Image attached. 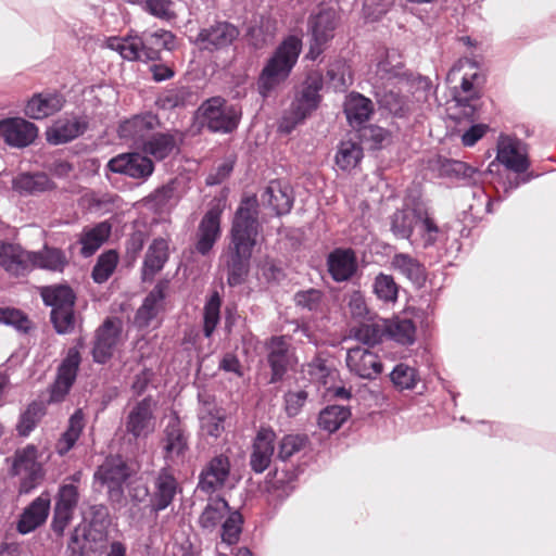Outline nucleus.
Masks as SVG:
<instances>
[{"instance_id": "obj_42", "label": "nucleus", "mask_w": 556, "mask_h": 556, "mask_svg": "<svg viewBox=\"0 0 556 556\" xmlns=\"http://www.w3.org/2000/svg\"><path fill=\"white\" fill-rule=\"evenodd\" d=\"M363 159L364 148L355 137L339 142L334 163L341 170L351 172L355 169Z\"/></svg>"}, {"instance_id": "obj_55", "label": "nucleus", "mask_w": 556, "mask_h": 556, "mask_svg": "<svg viewBox=\"0 0 556 556\" xmlns=\"http://www.w3.org/2000/svg\"><path fill=\"white\" fill-rule=\"evenodd\" d=\"M73 530H77V539L85 545L88 543L89 549L92 553L103 547L109 538L108 530L90 527V525L85 522L77 525Z\"/></svg>"}, {"instance_id": "obj_41", "label": "nucleus", "mask_w": 556, "mask_h": 556, "mask_svg": "<svg viewBox=\"0 0 556 556\" xmlns=\"http://www.w3.org/2000/svg\"><path fill=\"white\" fill-rule=\"evenodd\" d=\"M354 137L362 147L365 144L368 151L377 152L383 150L391 142L392 131L377 124L367 123L354 130Z\"/></svg>"}, {"instance_id": "obj_10", "label": "nucleus", "mask_w": 556, "mask_h": 556, "mask_svg": "<svg viewBox=\"0 0 556 556\" xmlns=\"http://www.w3.org/2000/svg\"><path fill=\"white\" fill-rule=\"evenodd\" d=\"M412 77V70L406 66L404 56L394 48H384L379 52L375 63L374 84L396 87Z\"/></svg>"}, {"instance_id": "obj_30", "label": "nucleus", "mask_w": 556, "mask_h": 556, "mask_svg": "<svg viewBox=\"0 0 556 556\" xmlns=\"http://www.w3.org/2000/svg\"><path fill=\"white\" fill-rule=\"evenodd\" d=\"M154 486L155 490L151 496V510L159 513L173 503L179 490V484L169 469L164 467L159 471Z\"/></svg>"}, {"instance_id": "obj_15", "label": "nucleus", "mask_w": 556, "mask_h": 556, "mask_svg": "<svg viewBox=\"0 0 556 556\" xmlns=\"http://www.w3.org/2000/svg\"><path fill=\"white\" fill-rule=\"evenodd\" d=\"M371 96L381 115L396 119H407L412 114L410 99L395 87L371 85Z\"/></svg>"}, {"instance_id": "obj_13", "label": "nucleus", "mask_w": 556, "mask_h": 556, "mask_svg": "<svg viewBox=\"0 0 556 556\" xmlns=\"http://www.w3.org/2000/svg\"><path fill=\"white\" fill-rule=\"evenodd\" d=\"M240 36L239 28L229 21L216 20L199 30L192 42L201 50L214 53L229 48Z\"/></svg>"}, {"instance_id": "obj_43", "label": "nucleus", "mask_w": 556, "mask_h": 556, "mask_svg": "<svg viewBox=\"0 0 556 556\" xmlns=\"http://www.w3.org/2000/svg\"><path fill=\"white\" fill-rule=\"evenodd\" d=\"M352 416L350 406L329 404L323 407L317 416V426L328 432L336 433Z\"/></svg>"}, {"instance_id": "obj_6", "label": "nucleus", "mask_w": 556, "mask_h": 556, "mask_svg": "<svg viewBox=\"0 0 556 556\" xmlns=\"http://www.w3.org/2000/svg\"><path fill=\"white\" fill-rule=\"evenodd\" d=\"M531 165L529 144L516 136L500 134L496 142V156L486 167L490 176L498 174L501 166L513 173H521Z\"/></svg>"}, {"instance_id": "obj_48", "label": "nucleus", "mask_w": 556, "mask_h": 556, "mask_svg": "<svg viewBox=\"0 0 556 556\" xmlns=\"http://www.w3.org/2000/svg\"><path fill=\"white\" fill-rule=\"evenodd\" d=\"M195 97L197 94L191 86H180L167 90L157 98L155 103L162 110H174L192 105Z\"/></svg>"}, {"instance_id": "obj_46", "label": "nucleus", "mask_w": 556, "mask_h": 556, "mask_svg": "<svg viewBox=\"0 0 556 556\" xmlns=\"http://www.w3.org/2000/svg\"><path fill=\"white\" fill-rule=\"evenodd\" d=\"M223 298L217 290H213L207 295L203 306L202 332L204 338L210 339L214 334L216 327L220 323V308Z\"/></svg>"}, {"instance_id": "obj_37", "label": "nucleus", "mask_w": 556, "mask_h": 556, "mask_svg": "<svg viewBox=\"0 0 556 556\" xmlns=\"http://www.w3.org/2000/svg\"><path fill=\"white\" fill-rule=\"evenodd\" d=\"M275 22L270 16L261 14L254 23L245 27L244 38L248 47L254 51L264 49L275 34Z\"/></svg>"}, {"instance_id": "obj_16", "label": "nucleus", "mask_w": 556, "mask_h": 556, "mask_svg": "<svg viewBox=\"0 0 556 556\" xmlns=\"http://www.w3.org/2000/svg\"><path fill=\"white\" fill-rule=\"evenodd\" d=\"M326 267L332 281L350 282L359 274L356 251L350 247H336L326 255Z\"/></svg>"}, {"instance_id": "obj_57", "label": "nucleus", "mask_w": 556, "mask_h": 556, "mask_svg": "<svg viewBox=\"0 0 556 556\" xmlns=\"http://www.w3.org/2000/svg\"><path fill=\"white\" fill-rule=\"evenodd\" d=\"M50 323L60 336L72 333L76 326V311L75 306L51 311Z\"/></svg>"}, {"instance_id": "obj_23", "label": "nucleus", "mask_w": 556, "mask_h": 556, "mask_svg": "<svg viewBox=\"0 0 556 556\" xmlns=\"http://www.w3.org/2000/svg\"><path fill=\"white\" fill-rule=\"evenodd\" d=\"M345 363L350 371L362 379L374 380L383 371V363L378 355L361 346L348 350Z\"/></svg>"}, {"instance_id": "obj_49", "label": "nucleus", "mask_w": 556, "mask_h": 556, "mask_svg": "<svg viewBox=\"0 0 556 556\" xmlns=\"http://www.w3.org/2000/svg\"><path fill=\"white\" fill-rule=\"evenodd\" d=\"M244 517L239 509L230 508L223 522L220 523V541L227 546H233L239 543L243 532Z\"/></svg>"}, {"instance_id": "obj_5", "label": "nucleus", "mask_w": 556, "mask_h": 556, "mask_svg": "<svg viewBox=\"0 0 556 556\" xmlns=\"http://www.w3.org/2000/svg\"><path fill=\"white\" fill-rule=\"evenodd\" d=\"M340 17L332 7H321L307 18L309 46L305 60L317 61L336 37Z\"/></svg>"}, {"instance_id": "obj_45", "label": "nucleus", "mask_w": 556, "mask_h": 556, "mask_svg": "<svg viewBox=\"0 0 556 556\" xmlns=\"http://www.w3.org/2000/svg\"><path fill=\"white\" fill-rule=\"evenodd\" d=\"M176 146V139L172 134L156 132L143 140L140 148L146 154L152 155L157 161H163L170 155Z\"/></svg>"}, {"instance_id": "obj_3", "label": "nucleus", "mask_w": 556, "mask_h": 556, "mask_svg": "<svg viewBox=\"0 0 556 556\" xmlns=\"http://www.w3.org/2000/svg\"><path fill=\"white\" fill-rule=\"evenodd\" d=\"M193 119L199 129H206L210 134L231 135L241 123L242 108L229 103L222 96H212L197 108Z\"/></svg>"}, {"instance_id": "obj_7", "label": "nucleus", "mask_w": 556, "mask_h": 556, "mask_svg": "<svg viewBox=\"0 0 556 556\" xmlns=\"http://www.w3.org/2000/svg\"><path fill=\"white\" fill-rule=\"evenodd\" d=\"M229 188L225 187L219 197H215L202 216L197 233L195 250L206 256L222 236V216L226 208Z\"/></svg>"}, {"instance_id": "obj_63", "label": "nucleus", "mask_w": 556, "mask_h": 556, "mask_svg": "<svg viewBox=\"0 0 556 556\" xmlns=\"http://www.w3.org/2000/svg\"><path fill=\"white\" fill-rule=\"evenodd\" d=\"M148 235L146 231L135 229L125 241V261L132 265L144 248Z\"/></svg>"}, {"instance_id": "obj_18", "label": "nucleus", "mask_w": 556, "mask_h": 556, "mask_svg": "<svg viewBox=\"0 0 556 556\" xmlns=\"http://www.w3.org/2000/svg\"><path fill=\"white\" fill-rule=\"evenodd\" d=\"M131 472L128 464L119 454H109L103 463L93 472V481L106 485L109 492L117 491L123 493V485L130 478Z\"/></svg>"}, {"instance_id": "obj_47", "label": "nucleus", "mask_w": 556, "mask_h": 556, "mask_svg": "<svg viewBox=\"0 0 556 556\" xmlns=\"http://www.w3.org/2000/svg\"><path fill=\"white\" fill-rule=\"evenodd\" d=\"M46 406L39 401H31L18 416L15 430L21 438H27L37 428L46 415Z\"/></svg>"}, {"instance_id": "obj_52", "label": "nucleus", "mask_w": 556, "mask_h": 556, "mask_svg": "<svg viewBox=\"0 0 556 556\" xmlns=\"http://www.w3.org/2000/svg\"><path fill=\"white\" fill-rule=\"evenodd\" d=\"M396 390H414L420 380L418 370L405 363H397L389 374Z\"/></svg>"}, {"instance_id": "obj_25", "label": "nucleus", "mask_w": 556, "mask_h": 556, "mask_svg": "<svg viewBox=\"0 0 556 556\" xmlns=\"http://www.w3.org/2000/svg\"><path fill=\"white\" fill-rule=\"evenodd\" d=\"M160 125L159 116L152 112L136 114L119 122L117 136L124 140H132L136 144L143 142L149 131Z\"/></svg>"}, {"instance_id": "obj_31", "label": "nucleus", "mask_w": 556, "mask_h": 556, "mask_svg": "<svg viewBox=\"0 0 556 556\" xmlns=\"http://www.w3.org/2000/svg\"><path fill=\"white\" fill-rule=\"evenodd\" d=\"M168 287L169 280L167 278L157 280L137 309L136 320L142 321L144 326H149L156 318L166 299Z\"/></svg>"}, {"instance_id": "obj_54", "label": "nucleus", "mask_w": 556, "mask_h": 556, "mask_svg": "<svg viewBox=\"0 0 556 556\" xmlns=\"http://www.w3.org/2000/svg\"><path fill=\"white\" fill-rule=\"evenodd\" d=\"M76 353L77 352L74 350L66 351L65 356L61 359L56 367L55 377L58 379L75 384L83 362L81 354Z\"/></svg>"}, {"instance_id": "obj_59", "label": "nucleus", "mask_w": 556, "mask_h": 556, "mask_svg": "<svg viewBox=\"0 0 556 556\" xmlns=\"http://www.w3.org/2000/svg\"><path fill=\"white\" fill-rule=\"evenodd\" d=\"M324 298L325 293L320 289L308 288L296 291L293 295V302L296 307L315 313L319 311Z\"/></svg>"}, {"instance_id": "obj_14", "label": "nucleus", "mask_w": 556, "mask_h": 556, "mask_svg": "<svg viewBox=\"0 0 556 556\" xmlns=\"http://www.w3.org/2000/svg\"><path fill=\"white\" fill-rule=\"evenodd\" d=\"M104 169L106 176L113 173L146 181L154 173L155 164L149 156L129 151L111 157Z\"/></svg>"}, {"instance_id": "obj_38", "label": "nucleus", "mask_w": 556, "mask_h": 556, "mask_svg": "<svg viewBox=\"0 0 556 556\" xmlns=\"http://www.w3.org/2000/svg\"><path fill=\"white\" fill-rule=\"evenodd\" d=\"M31 269L40 268L54 273H63L68 264L65 252L60 248L43 244L39 251H30Z\"/></svg>"}, {"instance_id": "obj_4", "label": "nucleus", "mask_w": 556, "mask_h": 556, "mask_svg": "<svg viewBox=\"0 0 556 556\" xmlns=\"http://www.w3.org/2000/svg\"><path fill=\"white\" fill-rule=\"evenodd\" d=\"M311 444L305 433L285 434L277 445V453L274 458V467L268 471L266 479L276 489H282L294 482L304 472L302 465H294L291 457Z\"/></svg>"}, {"instance_id": "obj_1", "label": "nucleus", "mask_w": 556, "mask_h": 556, "mask_svg": "<svg viewBox=\"0 0 556 556\" xmlns=\"http://www.w3.org/2000/svg\"><path fill=\"white\" fill-rule=\"evenodd\" d=\"M262 229L257 194L242 193L229 230L230 242L226 262L229 287L236 288L247 281L253 251Z\"/></svg>"}, {"instance_id": "obj_33", "label": "nucleus", "mask_w": 556, "mask_h": 556, "mask_svg": "<svg viewBox=\"0 0 556 556\" xmlns=\"http://www.w3.org/2000/svg\"><path fill=\"white\" fill-rule=\"evenodd\" d=\"M112 233V224L109 220H101L91 227H85L79 237L78 243L81 245L80 254L88 258L110 239Z\"/></svg>"}, {"instance_id": "obj_60", "label": "nucleus", "mask_w": 556, "mask_h": 556, "mask_svg": "<svg viewBox=\"0 0 556 556\" xmlns=\"http://www.w3.org/2000/svg\"><path fill=\"white\" fill-rule=\"evenodd\" d=\"M352 338L368 348H375L382 342L384 336V329L381 330L378 325L375 324H362L358 327L353 328Z\"/></svg>"}, {"instance_id": "obj_35", "label": "nucleus", "mask_w": 556, "mask_h": 556, "mask_svg": "<svg viewBox=\"0 0 556 556\" xmlns=\"http://www.w3.org/2000/svg\"><path fill=\"white\" fill-rule=\"evenodd\" d=\"M231 506L223 495L210 496L205 507L198 518V525L203 531L213 532L230 511Z\"/></svg>"}, {"instance_id": "obj_61", "label": "nucleus", "mask_w": 556, "mask_h": 556, "mask_svg": "<svg viewBox=\"0 0 556 556\" xmlns=\"http://www.w3.org/2000/svg\"><path fill=\"white\" fill-rule=\"evenodd\" d=\"M25 476L21 479L17 492L18 495L33 493L46 479L47 471L43 465H36L35 468L25 469Z\"/></svg>"}, {"instance_id": "obj_51", "label": "nucleus", "mask_w": 556, "mask_h": 556, "mask_svg": "<svg viewBox=\"0 0 556 556\" xmlns=\"http://www.w3.org/2000/svg\"><path fill=\"white\" fill-rule=\"evenodd\" d=\"M0 324L12 327L22 334H28L34 329V323L22 309L12 306L0 307Z\"/></svg>"}, {"instance_id": "obj_26", "label": "nucleus", "mask_w": 556, "mask_h": 556, "mask_svg": "<svg viewBox=\"0 0 556 556\" xmlns=\"http://www.w3.org/2000/svg\"><path fill=\"white\" fill-rule=\"evenodd\" d=\"M30 251H25L20 244L0 242V266L9 274L21 277L31 270Z\"/></svg>"}, {"instance_id": "obj_17", "label": "nucleus", "mask_w": 556, "mask_h": 556, "mask_svg": "<svg viewBox=\"0 0 556 556\" xmlns=\"http://www.w3.org/2000/svg\"><path fill=\"white\" fill-rule=\"evenodd\" d=\"M39 134L38 126L23 117H4L0 119V137L11 148L24 149L35 142Z\"/></svg>"}, {"instance_id": "obj_24", "label": "nucleus", "mask_w": 556, "mask_h": 556, "mask_svg": "<svg viewBox=\"0 0 556 556\" xmlns=\"http://www.w3.org/2000/svg\"><path fill=\"white\" fill-rule=\"evenodd\" d=\"M66 100L58 90H45L34 93L26 102L24 113L31 119H42L60 112Z\"/></svg>"}, {"instance_id": "obj_34", "label": "nucleus", "mask_w": 556, "mask_h": 556, "mask_svg": "<svg viewBox=\"0 0 556 556\" xmlns=\"http://www.w3.org/2000/svg\"><path fill=\"white\" fill-rule=\"evenodd\" d=\"M141 37L144 43V62L162 61L161 50L172 51L175 48L176 36L170 30L143 31Z\"/></svg>"}, {"instance_id": "obj_39", "label": "nucleus", "mask_w": 556, "mask_h": 556, "mask_svg": "<svg viewBox=\"0 0 556 556\" xmlns=\"http://www.w3.org/2000/svg\"><path fill=\"white\" fill-rule=\"evenodd\" d=\"M42 303L51 311H58L76 305L77 295L74 289L67 283H55L41 289Z\"/></svg>"}, {"instance_id": "obj_32", "label": "nucleus", "mask_w": 556, "mask_h": 556, "mask_svg": "<svg viewBox=\"0 0 556 556\" xmlns=\"http://www.w3.org/2000/svg\"><path fill=\"white\" fill-rule=\"evenodd\" d=\"M153 397L147 395L138 401L129 410L126 417V431L135 439H139L149 428L154 418L153 415Z\"/></svg>"}, {"instance_id": "obj_36", "label": "nucleus", "mask_w": 556, "mask_h": 556, "mask_svg": "<svg viewBox=\"0 0 556 556\" xmlns=\"http://www.w3.org/2000/svg\"><path fill=\"white\" fill-rule=\"evenodd\" d=\"M55 188V182L43 172L21 173L12 180V189L21 195L38 194Z\"/></svg>"}, {"instance_id": "obj_21", "label": "nucleus", "mask_w": 556, "mask_h": 556, "mask_svg": "<svg viewBox=\"0 0 556 556\" xmlns=\"http://www.w3.org/2000/svg\"><path fill=\"white\" fill-rule=\"evenodd\" d=\"M230 460L225 454L212 457L199 473L198 489L205 493H214L222 488L230 475Z\"/></svg>"}, {"instance_id": "obj_8", "label": "nucleus", "mask_w": 556, "mask_h": 556, "mask_svg": "<svg viewBox=\"0 0 556 556\" xmlns=\"http://www.w3.org/2000/svg\"><path fill=\"white\" fill-rule=\"evenodd\" d=\"M326 88L324 71L312 68L305 73L295 88L291 105L311 118L320 109Z\"/></svg>"}, {"instance_id": "obj_29", "label": "nucleus", "mask_w": 556, "mask_h": 556, "mask_svg": "<svg viewBox=\"0 0 556 556\" xmlns=\"http://www.w3.org/2000/svg\"><path fill=\"white\" fill-rule=\"evenodd\" d=\"M169 258L168 243L162 237L154 238L150 243L141 266V280L150 282L160 273Z\"/></svg>"}, {"instance_id": "obj_50", "label": "nucleus", "mask_w": 556, "mask_h": 556, "mask_svg": "<svg viewBox=\"0 0 556 556\" xmlns=\"http://www.w3.org/2000/svg\"><path fill=\"white\" fill-rule=\"evenodd\" d=\"M119 261L117 250L110 249L103 251L96 261L91 269V278L94 283L101 285L106 282L114 274Z\"/></svg>"}, {"instance_id": "obj_20", "label": "nucleus", "mask_w": 556, "mask_h": 556, "mask_svg": "<svg viewBox=\"0 0 556 556\" xmlns=\"http://www.w3.org/2000/svg\"><path fill=\"white\" fill-rule=\"evenodd\" d=\"M275 440L276 433L273 428L262 427L257 432L252 443V451L250 454V467L254 473H263L270 466L274 467L275 454Z\"/></svg>"}, {"instance_id": "obj_64", "label": "nucleus", "mask_w": 556, "mask_h": 556, "mask_svg": "<svg viewBox=\"0 0 556 556\" xmlns=\"http://www.w3.org/2000/svg\"><path fill=\"white\" fill-rule=\"evenodd\" d=\"M123 59L129 62H144V43L141 35L132 34V30L124 37Z\"/></svg>"}, {"instance_id": "obj_56", "label": "nucleus", "mask_w": 556, "mask_h": 556, "mask_svg": "<svg viewBox=\"0 0 556 556\" xmlns=\"http://www.w3.org/2000/svg\"><path fill=\"white\" fill-rule=\"evenodd\" d=\"M372 289L376 296L386 303H394L399 299L400 287L392 275L379 273L375 277Z\"/></svg>"}, {"instance_id": "obj_58", "label": "nucleus", "mask_w": 556, "mask_h": 556, "mask_svg": "<svg viewBox=\"0 0 556 556\" xmlns=\"http://www.w3.org/2000/svg\"><path fill=\"white\" fill-rule=\"evenodd\" d=\"M237 164V155L235 153L226 155L222 163L214 167L205 177V186H219L226 181L232 174Z\"/></svg>"}, {"instance_id": "obj_53", "label": "nucleus", "mask_w": 556, "mask_h": 556, "mask_svg": "<svg viewBox=\"0 0 556 556\" xmlns=\"http://www.w3.org/2000/svg\"><path fill=\"white\" fill-rule=\"evenodd\" d=\"M416 217L413 208L396 210L391 216V231L399 239H409Z\"/></svg>"}, {"instance_id": "obj_40", "label": "nucleus", "mask_w": 556, "mask_h": 556, "mask_svg": "<svg viewBox=\"0 0 556 556\" xmlns=\"http://www.w3.org/2000/svg\"><path fill=\"white\" fill-rule=\"evenodd\" d=\"M392 267L405 276L417 289L425 287L427 269L417 258L407 253H396L391 262Z\"/></svg>"}, {"instance_id": "obj_19", "label": "nucleus", "mask_w": 556, "mask_h": 556, "mask_svg": "<svg viewBox=\"0 0 556 556\" xmlns=\"http://www.w3.org/2000/svg\"><path fill=\"white\" fill-rule=\"evenodd\" d=\"M51 498L49 491H43L23 508L16 520V531L22 535L29 534L43 526L49 517Z\"/></svg>"}, {"instance_id": "obj_44", "label": "nucleus", "mask_w": 556, "mask_h": 556, "mask_svg": "<svg viewBox=\"0 0 556 556\" xmlns=\"http://www.w3.org/2000/svg\"><path fill=\"white\" fill-rule=\"evenodd\" d=\"M417 326L408 318L394 317L384 325V336L403 346H410L416 341Z\"/></svg>"}, {"instance_id": "obj_27", "label": "nucleus", "mask_w": 556, "mask_h": 556, "mask_svg": "<svg viewBox=\"0 0 556 556\" xmlns=\"http://www.w3.org/2000/svg\"><path fill=\"white\" fill-rule=\"evenodd\" d=\"M348 124L355 130L366 125L375 113L374 101L365 94L352 91L343 104Z\"/></svg>"}, {"instance_id": "obj_9", "label": "nucleus", "mask_w": 556, "mask_h": 556, "mask_svg": "<svg viewBox=\"0 0 556 556\" xmlns=\"http://www.w3.org/2000/svg\"><path fill=\"white\" fill-rule=\"evenodd\" d=\"M266 365L270 370L268 383L277 384L285 380L289 370L298 364V357L285 336H271L265 342Z\"/></svg>"}, {"instance_id": "obj_22", "label": "nucleus", "mask_w": 556, "mask_h": 556, "mask_svg": "<svg viewBox=\"0 0 556 556\" xmlns=\"http://www.w3.org/2000/svg\"><path fill=\"white\" fill-rule=\"evenodd\" d=\"M163 454L165 459L184 456L189 450V437L187 430L177 412L169 416L167 425L164 428Z\"/></svg>"}, {"instance_id": "obj_2", "label": "nucleus", "mask_w": 556, "mask_h": 556, "mask_svg": "<svg viewBox=\"0 0 556 556\" xmlns=\"http://www.w3.org/2000/svg\"><path fill=\"white\" fill-rule=\"evenodd\" d=\"M303 50L302 33L283 36L265 61L257 77V91L268 98L291 75Z\"/></svg>"}, {"instance_id": "obj_11", "label": "nucleus", "mask_w": 556, "mask_h": 556, "mask_svg": "<svg viewBox=\"0 0 556 556\" xmlns=\"http://www.w3.org/2000/svg\"><path fill=\"white\" fill-rule=\"evenodd\" d=\"M90 127V117L85 112L65 113L46 128V141L50 146H61L84 136Z\"/></svg>"}, {"instance_id": "obj_62", "label": "nucleus", "mask_w": 556, "mask_h": 556, "mask_svg": "<svg viewBox=\"0 0 556 556\" xmlns=\"http://www.w3.org/2000/svg\"><path fill=\"white\" fill-rule=\"evenodd\" d=\"M79 502V490L74 483H62L55 495V507L75 511Z\"/></svg>"}, {"instance_id": "obj_28", "label": "nucleus", "mask_w": 556, "mask_h": 556, "mask_svg": "<svg viewBox=\"0 0 556 556\" xmlns=\"http://www.w3.org/2000/svg\"><path fill=\"white\" fill-rule=\"evenodd\" d=\"M262 199L275 212L277 216L287 215L294 204L293 189L279 179H273L264 188Z\"/></svg>"}, {"instance_id": "obj_12", "label": "nucleus", "mask_w": 556, "mask_h": 556, "mask_svg": "<svg viewBox=\"0 0 556 556\" xmlns=\"http://www.w3.org/2000/svg\"><path fill=\"white\" fill-rule=\"evenodd\" d=\"M434 168L440 178L455 180L462 186L476 187L484 186L489 182L486 169L480 170L460 160L438 155Z\"/></svg>"}]
</instances>
